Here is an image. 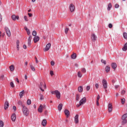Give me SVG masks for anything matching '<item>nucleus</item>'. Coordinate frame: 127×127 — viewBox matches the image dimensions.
<instances>
[{
	"mask_svg": "<svg viewBox=\"0 0 127 127\" xmlns=\"http://www.w3.org/2000/svg\"><path fill=\"white\" fill-rule=\"evenodd\" d=\"M22 112L24 116H26V117H27V116L29 115V110L27 107L24 105H22Z\"/></svg>",
	"mask_w": 127,
	"mask_h": 127,
	"instance_id": "f257e3e1",
	"label": "nucleus"
},
{
	"mask_svg": "<svg viewBox=\"0 0 127 127\" xmlns=\"http://www.w3.org/2000/svg\"><path fill=\"white\" fill-rule=\"evenodd\" d=\"M87 101V98L86 97H83L79 101V104L76 105L77 108H79V107L82 106V105H84Z\"/></svg>",
	"mask_w": 127,
	"mask_h": 127,
	"instance_id": "f03ea898",
	"label": "nucleus"
},
{
	"mask_svg": "<svg viewBox=\"0 0 127 127\" xmlns=\"http://www.w3.org/2000/svg\"><path fill=\"white\" fill-rule=\"evenodd\" d=\"M127 113H126L122 116V120H123V121L122 122V125L123 126H124V125H126V124H127Z\"/></svg>",
	"mask_w": 127,
	"mask_h": 127,
	"instance_id": "7ed1b4c3",
	"label": "nucleus"
},
{
	"mask_svg": "<svg viewBox=\"0 0 127 127\" xmlns=\"http://www.w3.org/2000/svg\"><path fill=\"white\" fill-rule=\"evenodd\" d=\"M52 94H54V95H56L57 99H60L61 98V94L58 90H56L54 91L51 92Z\"/></svg>",
	"mask_w": 127,
	"mask_h": 127,
	"instance_id": "20e7f679",
	"label": "nucleus"
},
{
	"mask_svg": "<svg viewBox=\"0 0 127 127\" xmlns=\"http://www.w3.org/2000/svg\"><path fill=\"white\" fill-rule=\"evenodd\" d=\"M102 85L104 89H108V82H107L106 79H103L102 80Z\"/></svg>",
	"mask_w": 127,
	"mask_h": 127,
	"instance_id": "39448f33",
	"label": "nucleus"
},
{
	"mask_svg": "<svg viewBox=\"0 0 127 127\" xmlns=\"http://www.w3.org/2000/svg\"><path fill=\"white\" fill-rule=\"evenodd\" d=\"M4 29L7 36H8V37H10V35H11V33H10V30H9V29H8V27H5Z\"/></svg>",
	"mask_w": 127,
	"mask_h": 127,
	"instance_id": "423d86ee",
	"label": "nucleus"
},
{
	"mask_svg": "<svg viewBox=\"0 0 127 127\" xmlns=\"http://www.w3.org/2000/svg\"><path fill=\"white\" fill-rule=\"evenodd\" d=\"M75 6L72 3L70 4L69 5V10L70 12H73V11H75Z\"/></svg>",
	"mask_w": 127,
	"mask_h": 127,
	"instance_id": "0eeeda50",
	"label": "nucleus"
},
{
	"mask_svg": "<svg viewBox=\"0 0 127 127\" xmlns=\"http://www.w3.org/2000/svg\"><path fill=\"white\" fill-rule=\"evenodd\" d=\"M91 38L92 41H93V42H95L98 37H97V36H96V34H92L91 36Z\"/></svg>",
	"mask_w": 127,
	"mask_h": 127,
	"instance_id": "6e6552de",
	"label": "nucleus"
},
{
	"mask_svg": "<svg viewBox=\"0 0 127 127\" xmlns=\"http://www.w3.org/2000/svg\"><path fill=\"white\" fill-rule=\"evenodd\" d=\"M51 47V44L49 43L48 44L46 45L45 49H44V51L46 52V51H48L50 48Z\"/></svg>",
	"mask_w": 127,
	"mask_h": 127,
	"instance_id": "1a4fd4ad",
	"label": "nucleus"
},
{
	"mask_svg": "<svg viewBox=\"0 0 127 127\" xmlns=\"http://www.w3.org/2000/svg\"><path fill=\"white\" fill-rule=\"evenodd\" d=\"M113 112V104L109 103L108 104V112L112 113Z\"/></svg>",
	"mask_w": 127,
	"mask_h": 127,
	"instance_id": "9d476101",
	"label": "nucleus"
},
{
	"mask_svg": "<svg viewBox=\"0 0 127 127\" xmlns=\"http://www.w3.org/2000/svg\"><path fill=\"white\" fill-rule=\"evenodd\" d=\"M11 18L12 19V20H13L14 21H15V20H18V19H19V16L18 15H15L14 14L12 15L11 16Z\"/></svg>",
	"mask_w": 127,
	"mask_h": 127,
	"instance_id": "9b49d317",
	"label": "nucleus"
},
{
	"mask_svg": "<svg viewBox=\"0 0 127 127\" xmlns=\"http://www.w3.org/2000/svg\"><path fill=\"white\" fill-rule=\"evenodd\" d=\"M32 39V36H29L28 39V46L30 47L31 45V40Z\"/></svg>",
	"mask_w": 127,
	"mask_h": 127,
	"instance_id": "f8f14e48",
	"label": "nucleus"
},
{
	"mask_svg": "<svg viewBox=\"0 0 127 127\" xmlns=\"http://www.w3.org/2000/svg\"><path fill=\"white\" fill-rule=\"evenodd\" d=\"M74 123L75 124H79V115L76 114L74 117Z\"/></svg>",
	"mask_w": 127,
	"mask_h": 127,
	"instance_id": "ddd939ff",
	"label": "nucleus"
},
{
	"mask_svg": "<svg viewBox=\"0 0 127 127\" xmlns=\"http://www.w3.org/2000/svg\"><path fill=\"white\" fill-rule=\"evenodd\" d=\"M40 39V38H39V36H35L33 38L34 43H36L37 42H38Z\"/></svg>",
	"mask_w": 127,
	"mask_h": 127,
	"instance_id": "4468645a",
	"label": "nucleus"
},
{
	"mask_svg": "<svg viewBox=\"0 0 127 127\" xmlns=\"http://www.w3.org/2000/svg\"><path fill=\"white\" fill-rule=\"evenodd\" d=\"M64 115H65L66 118L70 117V111L69 110L65 109L64 111Z\"/></svg>",
	"mask_w": 127,
	"mask_h": 127,
	"instance_id": "2eb2a0df",
	"label": "nucleus"
},
{
	"mask_svg": "<svg viewBox=\"0 0 127 127\" xmlns=\"http://www.w3.org/2000/svg\"><path fill=\"white\" fill-rule=\"evenodd\" d=\"M11 119L12 122H15V120H16V115L15 113H13L11 116Z\"/></svg>",
	"mask_w": 127,
	"mask_h": 127,
	"instance_id": "dca6fc26",
	"label": "nucleus"
},
{
	"mask_svg": "<svg viewBox=\"0 0 127 127\" xmlns=\"http://www.w3.org/2000/svg\"><path fill=\"white\" fill-rule=\"evenodd\" d=\"M8 107H9V103H8V101H5L4 103V110L8 109Z\"/></svg>",
	"mask_w": 127,
	"mask_h": 127,
	"instance_id": "f3484780",
	"label": "nucleus"
},
{
	"mask_svg": "<svg viewBox=\"0 0 127 127\" xmlns=\"http://www.w3.org/2000/svg\"><path fill=\"white\" fill-rule=\"evenodd\" d=\"M111 66L113 68V69H114V71L115 70H116V69L117 68V67H118L117 65V64L116 63H113L112 64H111Z\"/></svg>",
	"mask_w": 127,
	"mask_h": 127,
	"instance_id": "a211bd4d",
	"label": "nucleus"
},
{
	"mask_svg": "<svg viewBox=\"0 0 127 127\" xmlns=\"http://www.w3.org/2000/svg\"><path fill=\"white\" fill-rule=\"evenodd\" d=\"M78 91L79 93H82V92H83V91H84V88L83 87V86H79L78 87Z\"/></svg>",
	"mask_w": 127,
	"mask_h": 127,
	"instance_id": "6ab92c4d",
	"label": "nucleus"
},
{
	"mask_svg": "<svg viewBox=\"0 0 127 127\" xmlns=\"http://www.w3.org/2000/svg\"><path fill=\"white\" fill-rule=\"evenodd\" d=\"M46 125H47V121L46 119H44L42 122V126L43 127H46Z\"/></svg>",
	"mask_w": 127,
	"mask_h": 127,
	"instance_id": "aec40b11",
	"label": "nucleus"
},
{
	"mask_svg": "<svg viewBox=\"0 0 127 127\" xmlns=\"http://www.w3.org/2000/svg\"><path fill=\"white\" fill-rule=\"evenodd\" d=\"M110 70H111V67H110V66L109 65L106 66V67H105V71L106 73H109V72H110Z\"/></svg>",
	"mask_w": 127,
	"mask_h": 127,
	"instance_id": "412c9836",
	"label": "nucleus"
},
{
	"mask_svg": "<svg viewBox=\"0 0 127 127\" xmlns=\"http://www.w3.org/2000/svg\"><path fill=\"white\" fill-rule=\"evenodd\" d=\"M43 111V109L42 108V105H40L39 108L38 109V112H39V113H42Z\"/></svg>",
	"mask_w": 127,
	"mask_h": 127,
	"instance_id": "4be33fe9",
	"label": "nucleus"
},
{
	"mask_svg": "<svg viewBox=\"0 0 127 127\" xmlns=\"http://www.w3.org/2000/svg\"><path fill=\"white\" fill-rule=\"evenodd\" d=\"M42 87H43V83L42 82H41L39 85L40 89L42 92H44V89H42Z\"/></svg>",
	"mask_w": 127,
	"mask_h": 127,
	"instance_id": "5701e85b",
	"label": "nucleus"
},
{
	"mask_svg": "<svg viewBox=\"0 0 127 127\" xmlns=\"http://www.w3.org/2000/svg\"><path fill=\"white\" fill-rule=\"evenodd\" d=\"M122 50H123V51H127V43H126L124 45L123 48H122Z\"/></svg>",
	"mask_w": 127,
	"mask_h": 127,
	"instance_id": "b1692460",
	"label": "nucleus"
},
{
	"mask_svg": "<svg viewBox=\"0 0 127 127\" xmlns=\"http://www.w3.org/2000/svg\"><path fill=\"white\" fill-rule=\"evenodd\" d=\"M24 29H25L28 35H30V30H29V29L28 28H27V27L25 26L24 27Z\"/></svg>",
	"mask_w": 127,
	"mask_h": 127,
	"instance_id": "393cba45",
	"label": "nucleus"
},
{
	"mask_svg": "<svg viewBox=\"0 0 127 127\" xmlns=\"http://www.w3.org/2000/svg\"><path fill=\"white\" fill-rule=\"evenodd\" d=\"M112 6H113L112 5V3H109L108 5L107 10L110 11V10H111V8H112Z\"/></svg>",
	"mask_w": 127,
	"mask_h": 127,
	"instance_id": "a878e982",
	"label": "nucleus"
},
{
	"mask_svg": "<svg viewBox=\"0 0 127 127\" xmlns=\"http://www.w3.org/2000/svg\"><path fill=\"white\" fill-rule=\"evenodd\" d=\"M77 58V55L76 53H74L71 56V59H76Z\"/></svg>",
	"mask_w": 127,
	"mask_h": 127,
	"instance_id": "bb28decb",
	"label": "nucleus"
},
{
	"mask_svg": "<svg viewBox=\"0 0 127 127\" xmlns=\"http://www.w3.org/2000/svg\"><path fill=\"white\" fill-rule=\"evenodd\" d=\"M58 108L59 111H61V110H62V108H63V104H62V103L60 104Z\"/></svg>",
	"mask_w": 127,
	"mask_h": 127,
	"instance_id": "cd10ccee",
	"label": "nucleus"
},
{
	"mask_svg": "<svg viewBox=\"0 0 127 127\" xmlns=\"http://www.w3.org/2000/svg\"><path fill=\"white\" fill-rule=\"evenodd\" d=\"M16 48L17 50L18 51V50H19V40L16 41Z\"/></svg>",
	"mask_w": 127,
	"mask_h": 127,
	"instance_id": "c85d7f7f",
	"label": "nucleus"
},
{
	"mask_svg": "<svg viewBox=\"0 0 127 127\" xmlns=\"http://www.w3.org/2000/svg\"><path fill=\"white\" fill-rule=\"evenodd\" d=\"M9 69H10V70L12 71H14V66L13 65H11L10 66H9Z\"/></svg>",
	"mask_w": 127,
	"mask_h": 127,
	"instance_id": "c756f323",
	"label": "nucleus"
},
{
	"mask_svg": "<svg viewBox=\"0 0 127 127\" xmlns=\"http://www.w3.org/2000/svg\"><path fill=\"white\" fill-rule=\"evenodd\" d=\"M79 99H80V95L79 94H77L76 95V101L78 102L79 101Z\"/></svg>",
	"mask_w": 127,
	"mask_h": 127,
	"instance_id": "7c9ffc66",
	"label": "nucleus"
},
{
	"mask_svg": "<svg viewBox=\"0 0 127 127\" xmlns=\"http://www.w3.org/2000/svg\"><path fill=\"white\" fill-rule=\"evenodd\" d=\"M23 94H24V90H23L20 92V94H19L20 98H22V97L23 96Z\"/></svg>",
	"mask_w": 127,
	"mask_h": 127,
	"instance_id": "2f4dec72",
	"label": "nucleus"
},
{
	"mask_svg": "<svg viewBox=\"0 0 127 127\" xmlns=\"http://www.w3.org/2000/svg\"><path fill=\"white\" fill-rule=\"evenodd\" d=\"M123 37L125 38V39H127V32H124L123 33Z\"/></svg>",
	"mask_w": 127,
	"mask_h": 127,
	"instance_id": "473e14b6",
	"label": "nucleus"
},
{
	"mask_svg": "<svg viewBox=\"0 0 127 127\" xmlns=\"http://www.w3.org/2000/svg\"><path fill=\"white\" fill-rule=\"evenodd\" d=\"M4 123L2 121H0V127H3Z\"/></svg>",
	"mask_w": 127,
	"mask_h": 127,
	"instance_id": "72a5a7b5",
	"label": "nucleus"
},
{
	"mask_svg": "<svg viewBox=\"0 0 127 127\" xmlns=\"http://www.w3.org/2000/svg\"><path fill=\"white\" fill-rule=\"evenodd\" d=\"M77 76L79 78H82V74L81 73V72L78 71L77 73Z\"/></svg>",
	"mask_w": 127,
	"mask_h": 127,
	"instance_id": "f704fd0d",
	"label": "nucleus"
},
{
	"mask_svg": "<svg viewBox=\"0 0 127 127\" xmlns=\"http://www.w3.org/2000/svg\"><path fill=\"white\" fill-rule=\"evenodd\" d=\"M126 102V99L125 98L121 99V103L122 105H124Z\"/></svg>",
	"mask_w": 127,
	"mask_h": 127,
	"instance_id": "c9c22d12",
	"label": "nucleus"
},
{
	"mask_svg": "<svg viewBox=\"0 0 127 127\" xmlns=\"http://www.w3.org/2000/svg\"><path fill=\"white\" fill-rule=\"evenodd\" d=\"M36 34H37V32H36V31H33L32 32V35L33 36H36Z\"/></svg>",
	"mask_w": 127,
	"mask_h": 127,
	"instance_id": "e433bc0d",
	"label": "nucleus"
},
{
	"mask_svg": "<svg viewBox=\"0 0 127 127\" xmlns=\"http://www.w3.org/2000/svg\"><path fill=\"white\" fill-rule=\"evenodd\" d=\"M30 68H31L32 71H35V68H34V66H33V65L31 64Z\"/></svg>",
	"mask_w": 127,
	"mask_h": 127,
	"instance_id": "4c0bfd02",
	"label": "nucleus"
},
{
	"mask_svg": "<svg viewBox=\"0 0 127 127\" xmlns=\"http://www.w3.org/2000/svg\"><path fill=\"white\" fill-rule=\"evenodd\" d=\"M27 104L29 105H31V100L30 99H28L27 101Z\"/></svg>",
	"mask_w": 127,
	"mask_h": 127,
	"instance_id": "58836bf2",
	"label": "nucleus"
},
{
	"mask_svg": "<svg viewBox=\"0 0 127 127\" xmlns=\"http://www.w3.org/2000/svg\"><path fill=\"white\" fill-rule=\"evenodd\" d=\"M68 31H69V28H66L64 29V33H65V34H67V33H68Z\"/></svg>",
	"mask_w": 127,
	"mask_h": 127,
	"instance_id": "ea45409f",
	"label": "nucleus"
},
{
	"mask_svg": "<svg viewBox=\"0 0 127 127\" xmlns=\"http://www.w3.org/2000/svg\"><path fill=\"white\" fill-rule=\"evenodd\" d=\"M18 105H19L20 106H22H22H24V105H23V104H22V101H19L18 102Z\"/></svg>",
	"mask_w": 127,
	"mask_h": 127,
	"instance_id": "a19ab883",
	"label": "nucleus"
},
{
	"mask_svg": "<svg viewBox=\"0 0 127 127\" xmlns=\"http://www.w3.org/2000/svg\"><path fill=\"white\" fill-rule=\"evenodd\" d=\"M102 63H103L104 65H106L107 64V62L105 60H104L103 59L101 60Z\"/></svg>",
	"mask_w": 127,
	"mask_h": 127,
	"instance_id": "79ce46f5",
	"label": "nucleus"
},
{
	"mask_svg": "<svg viewBox=\"0 0 127 127\" xmlns=\"http://www.w3.org/2000/svg\"><path fill=\"white\" fill-rule=\"evenodd\" d=\"M10 85L11 86V88H14V84L13 83V82H11L10 83Z\"/></svg>",
	"mask_w": 127,
	"mask_h": 127,
	"instance_id": "37998d69",
	"label": "nucleus"
},
{
	"mask_svg": "<svg viewBox=\"0 0 127 127\" xmlns=\"http://www.w3.org/2000/svg\"><path fill=\"white\" fill-rule=\"evenodd\" d=\"M90 89H91V86H86V91L88 92V91H90Z\"/></svg>",
	"mask_w": 127,
	"mask_h": 127,
	"instance_id": "c03bdc74",
	"label": "nucleus"
},
{
	"mask_svg": "<svg viewBox=\"0 0 127 127\" xmlns=\"http://www.w3.org/2000/svg\"><path fill=\"white\" fill-rule=\"evenodd\" d=\"M40 100H44V97H43V95L40 94Z\"/></svg>",
	"mask_w": 127,
	"mask_h": 127,
	"instance_id": "a18cd8bd",
	"label": "nucleus"
},
{
	"mask_svg": "<svg viewBox=\"0 0 127 127\" xmlns=\"http://www.w3.org/2000/svg\"><path fill=\"white\" fill-rule=\"evenodd\" d=\"M81 72H82V73H86V68H82Z\"/></svg>",
	"mask_w": 127,
	"mask_h": 127,
	"instance_id": "49530a36",
	"label": "nucleus"
},
{
	"mask_svg": "<svg viewBox=\"0 0 127 127\" xmlns=\"http://www.w3.org/2000/svg\"><path fill=\"white\" fill-rule=\"evenodd\" d=\"M0 80H4V75H1L0 77Z\"/></svg>",
	"mask_w": 127,
	"mask_h": 127,
	"instance_id": "de8ad7c7",
	"label": "nucleus"
},
{
	"mask_svg": "<svg viewBox=\"0 0 127 127\" xmlns=\"http://www.w3.org/2000/svg\"><path fill=\"white\" fill-rule=\"evenodd\" d=\"M115 8H119V7H120V5H119V4H116L115 5Z\"/></svg>",
	"mask_w": 127,
	"mask_h": 127,
	"instance_id": "09e8293b",
	"label": "nucleus"
},
{
	"mask_svg": "<svg viewBox=\"0 0 127 127\" xmlns=\"http://www.w3.org/2000/svg\"><path fill=\"white\" fill-rule=\"evenodd\" d=\"M121 94H122V95H125V94H126V90H123L122 91V92H121Z\"/></svg>",
	"mask_w": 127,
	"mask_h": 127,
	"instance_id": "8fccbe9b",
	"label": "nucleus"
},
{
	"mask_svg": "<svg viewBox=\"0 0 127 127\" xmlns=\"http://www.w3.org/2000/svg\"><path fill=\"white\" fill-rule=\"evenodd\" d=\"M108 26L109 28H112L113 27V24H112V23H110Z\"/></svg>",
	"mask_w": 127,
	"mask_h": 127,
	"instance_id": "3c124183",
	"label": "nucleus"
},
{
	"mask_svg": "<svg viewBox=\"0 0 127 127\" xmlns=\"http://www.w3.org/2000/svg\"><path fill=\"white\" fill-rule=\"evenodd\" d=\"M99 100H100V95H97L96 101H99Z\"/></svg>",
	"mask_w": 127,
	"mask_h": 127,
	"instance_id": "603ef678",
	"label": "nucleus"
},
{
	"mask_svg": "<svg viewBox=\"0 0 127 127\" xmlns=\"http://www.w3.org/2000/svg\"><path fill=\"white\" fill-rule=\"evenodd\" d=\"M24 20H25V21H28V19H27V16H24Z\"/></svg>",
	"mask_w": 127,
	"mask_h": 127,
	"instance_id": "864d4df0",
	"label": "nucleus"
},
{
	"mask_svg": "<svg viewBox=\"0 0 127 127\" xmlns=\"http://www.w3.org/2000/svg\"><path fill=\"white\" fill-rule=\"evenodd\" d=\"M0 21H2V16L1 14L0 13Z\"/></svg>",
	"mask_w": 127,
	"mask_h": 127,
	"instance_id": "5fc2aeb1",
	"label": "nucleus"
},
{
	"mask_svg": "<svg viewBox=\"0 0 127 127\" xmlns=\"http://www.w3.org/2000/svg\"><path fill=\"white\" fill-rule=\"evenodd\" d=\"M35 59L36 64H38V60H37V58L36 57H35Z\"/></svg>",
	"mask_w": 127,
	"mask_h": 127,
	"instance_id": "6e6d98bb",
	"label": "nucleus"
},
{
	"mask_svg": "<svg viewBox=\"0 0 127 127\" xmlns=\"http://www.w3.org/2000/svg\"><path fill=\"white\" fill-rule=\"evenodd\" d=\"M95 87L96 89H99V84L98 83H96L95 84Z\"/></svg>",
	"mask_w": 127,
	"mask_h": 127,
	"instance_id": "4d7b16f0",
	"label": "nucleus"
},
{
	"mask_svg": "<svg viewBox=\"0 0 127 127\" xmlns=\"http://www.w3.org/2000/svg\"><path fill=\"white\" fill-rule=\"evenodd\" d=\"M51 64L52 66H54V64H55V63H54V61H51Z\"/></svg>",
	"mask_w": 127,
	"mask_h": 127,
	"instance_id": "13d9d810",
	"label": "nucleus"
},
{
	"mask_svg": "<svg viewBox=\"0 0 127 127\" xmlns=\"http://www.w3.org/2000/svg\"><path fill=\"white\" fill-rule=\"evenodd\" d=\"M50 75H51L52 76L54 75V72H53V71L51 70V71H50Z\"/></svg>",
	"mask_w": 127,
	"mask_h": 127,
	"instance_id": "bf43d9fd",
	"label": "nucleus"
},
{
	"mask_svg": "<svg viewBox=\"0 0 127 127\" xmlns=\"http://www.w3.org/2000/svg\"><path fill=\"white\" fill-rule=\"evenodd\" d=\"M13 110L14 111H16V107L15 106H13Z\"/></svg>",
	"mask_w": 127,
	"mask_h": 127,
	"instance_id": "052dcab7",
	"label": "nucleus"
},
{
	"mask_svg": "<svg viewBox=\"0 0 127 127\" xmlns=\"http://www.w3.org/2000/svg\"><path fill=\"white\" fill-rule=\"evenodd\" d=\"M28 15L29 16V17H31V16H32V14L28 13Z\"/></svg>",
	"mask_w": 127,
	"mask_h": 127,
	"instance_id": "680f3d73",
	"label": "nucleus"
},
{
	"mask_svg": "<svg viewBox=\"0 0 127 127\" xmlns=\"http://www.w3.org/2000/svg\"><path fill=\"white\" fill-rule=\"evenodd\" d=\"M15 81L17 82L18 84H19V80L18 79V78H16Z\"/></svg>",
	"mask_w": 127,
	"mask_h": 127,
	"instance_id": "e2e57ef3",
	"label": "nucleus"
},
{
	"mask_svg": "<svg viewBox=\"0 0 127 127\" xmlns=\"http://www.w3.org/2000/svg\"><path fill=\"white\" fill-rule=\"evenodd\" d=\"M42 108L46 109V105H45V104H44L43 105H42Z\"/></svg>",
	"mask_w": 127,
	"mask_h": 127,
	"instance_id": "0e129e2a",
	"label": "nucleus"
},
{
	"mask_svg": "<svg viewBox=\"0 0 127 127\" xmlns=\"http://www.w3.org/2000/svg\"><path fill=\"white\" fill-rule=\"evenodd\" d=\"M23 48L24 49H26L27 48V46H26V45H23Z\"/></svg>",
	"mask_w": 127,
	"mask_h": 127,
	"instance_id": "69168bd1",
	"label": "nucleus"
},
{
	"mask_svg": "<svg viewBox=\"0 0 127 127\" xmlns=\"http://www.w3.org/2000/svg\"><path fill=\"white\" fill-rule=\"evenodd\" d=\"M120 87V85H115V89H118Z\"/></svg>",
	"mask_w": 127,
	"mask_h": 127,
	"instance_id": "338daca9",
	"label": "nucleus"
},
{
	"mask_svg": "<svg viewBox=\"0 0 127 127\" xmlns=\"http://www.w3.org/2000/svg\"><path fill=\"white\" fill-rule=\"evenodd\" d=\"M97 106H100V103H99V101H96Z\"/></svg>",
	"mask_w": 127,
	"mask_h": 127,
	"instance_id": "774afa93",
	"label": "nucleus"
}]
</instances>
